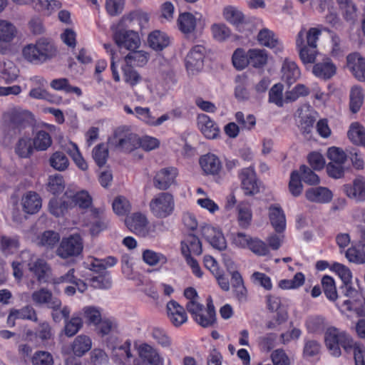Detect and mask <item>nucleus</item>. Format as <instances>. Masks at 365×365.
Returning a JSON list of instances; mask_svg holds the SVG:
<instances>
[{
  "mask_svg": "<svg viewBox=\"0 0 365 365\" xmlns=\"http://www.w3.org/2000/svg\"><path fill=\"white\" fill-rule=\"evenodd\" d=\"M325 343L334 356L341 355V346L346 352L353 350L356 365H365V346L355 343L346 331L334 327L328 328L325 333Z\"/></svg>",
  "mask_w": 365,
  "mask_h": 365,
  "instance_id": "1",
  "label": "nucleus"
},
{
  "mask_svg": "<svg viewBox=\"0 0 365 365\" xmlns=\"http://www.w3.org/2000/svg\"><path fill=\"white\" fill-rule=\"evenodd\" d=\"M322 29L319 28H310L308 31L302 28L297 35L296 46L303 63H312L318 53L317 41Z\"/></svg>",
  "mask_w": 365,
  "mask_h": 365,
  "instance_id": "2",
  "label": "nucleus"
},
{
  "mask_svg": "<svg viewBox=\"0 0 365 365\" xmlns=\"http://www.w3.org/2000/svg\"><path fill=\"white\" fill-rule=\"evenodd\" d=\"M24 58L30 63L41 64L56 56L57 49L48 38H39L34 44L26 46L22 51Z\"/></svg>",
  "mask_w": 365,
  "mask_h": 365,
  "instance_id": "3",
  "label": "nucleus"
},
{
  "mask_svg": "<svg viewBox=\"0 0 365 365\" xmlns=\"http://www.w3.org/2000/svg\"><path fill=\"white\" fill-rule=\"evenodd\" d=\"M152 214L157 218L170 216L175 208L173 195L170 192H160L154 196L149 203Z\"/></svg>",
  "mask_w": 365,
  "mask_h": 365,
  "instance_id": "4",
  "label": "nucleus"
},
{
  "mask_svg": "<svg viewBox=\"0 0 365 365\" xmlns=\"http://www.w3.org/2000/svg\"><path fill=\"white\" fill-rule=\"evenodd\" d=\"M109 143L125 153H130L139 148V137L133 133L125 131L119 128L110 138Z\"/></svg>",
  "mask_w": 365,
  "mask_h": 365,
  "instance_id": "5",
  "label": "nucleus"
},
{
  "mask_svg": "<svg viewBox=\"0 0 365 365\" xmlns=\"http://www.w3.org/2000/svg\"><path fill=\"white\" fill-rule=\"evenodd\" d=\"M83 247V242L80 235H73L61 240L56 250V255L62 259L76 257L81 253Z\"/></svg>",
  "mask_w": 365,
  "mask_h": 365,
  "instance_id": "6",
  "label": "nucleus"
},
{
  "mask_svg": "<svg viewBox=\"0 0 365 365\" xmlns=\"http://www.w3.org/2000/svg\"><path fill=\"white\" fill-rule=\"evenodd\" d=\"M206 48L202 45L194 46L185 58V66L187 71L192 74L200 72L204 66Z\"/></svg>",
  "mask_w": 365,
  "mask_h": 365,
  "instance_id": "7",
  "label": "nucleus"
},
{
  "mask_svg": "<svg viewBox=\"0 0 365 365\" xmlns=\"http://www.w3.org/2000/svg\"><path fill=\"white\" fill-rule=\"evenodd\" d=\"M31 117L30 112L19 108L12 109L4 115L9 128L14 130H17L19 133L29 125Z\"/></svg>",
  "mask_w": 365,
  "mask_h": 365,
  "instance_id": "8",
  "label": "nucleus"
},
{
  "mask_svg": "<svg viewBox=\"0 0 365 365\" xmlns=\"http://www.w3.org/2000/svg\"><path fill=\"white\" fill-rule=\"evenodd\" d=\"M127 227L135 235L146 237L150 235V227L145 215L141 212H135L128 216L125 220Z\"/></svg>",
  "mask_w": 365,
  "mask_h": 365,
  "instance_id": "9",
  "label": "nucleus"
},
{
  "mask_svg": "<svg viewBox=\"0 0 365 365\" xmlns=\"http://www.w3.org/2000/svg\"><path fill=\"white\" fill-rule=\"evenodd\" d=\"M114 40L119 48H124L130 51L137 49L140 44L138 34L131 30L117 31L114 34Z\"/></svg>",
  "mask_w": 365,
  "mask_h": 365,
  "instance_id": "10",
  "label": "nucleus"
},
{
  "mask_svg": "<svg viewBox=\"0 0 365 365\" xmlns=\"http://www.w3.org/2000/svg\"><path fill=\"white\" fill-rule=\"evenodd\" d=\"M178 175V171L176 168H162L156 173L153 178V185L158 190H166L173 184H175Z\"/></svg>",
  "mask_w": 365,
  "mask_h": 365,
  "instance_id": "11",
  "label": "nucleus"
},
{
  "mask_svg": "<svg viewBox=\"0 0 365 365\" xmlns=\"http://www.w3.org/2000/svg\"><path fill=\"white\" fill-rule=\"evenodd\" d=\"M257 40L259 45L272 49L276 54L281 53L284 49V46L277 36L273 31L267 28L259 30L257 36Z\"/></svg>",
  "mask_w": 365,
  "mask_h": 365,
  "instance_id": "12",
  "label": "nucleus"
},
{
  "mask_svg": "<svg viewBox=\"0 0 365 365\" xmlns=\"http://www.w3.org/2000/svg\"><path fill=\"white\" fill-rule=\"evenodd\" d=\"M88 217L86 222L90 226V232L92 235H97L108 227V221L104 217L103 211L97 208H91L85 212Z\"/></svg>",
  "mask_w": 365,
  "mask_h": 365,
  "instance_id": "13",
  "label": "nucleus"
},
{
  "mask_svg": "<svg viewBox=\"0 0 365 365\" xmlns=\"http://www.w3.org/2000/svg\"><path fill=\"white\" fill-rule=\"evenodd\" d=\"M140 361H135L134 365H160L163 358L156 349L148 344H143L138 348Z\"/></svg>",
  "mask_w": 365,
  "mask_h": 365,
  "instance_id": "14",
  "label": "nucleus"
},
{
  "mask_svg": "<svg viewBox=\"0 0 365 365\" xmlns=\"http://www.w3.org/2000/svg\"><path fill=\"white\" fill-rule=\"evenodd\" d=\"M201 234L202 237L215 249L224 250L227 247V242L222 232L209 225L201 227Z\"/></svg>",
  "mask_w": 365,
  "mask_h": 365,
  "instance_id": "15",
  "label": "nucleus"
},
{
  "mask_svg": "<svg viewBox=\"0 0 365 365\" xmlns=\"http://www.w3.org/2000/svg\"><path fill=\"white\" fill-rule=\"evenodd\" d=\"M343 190L348 197L357 202L365 201V178L362 176L356 178L351 184L343 186Z\"/></svg>",
  "mask_w": 365,
  "mask_h": 365,
  "instance_id": "16",
  "label": "nucleus"
},
{
  "mask_svg": "<svg viewBox=\"0 0 365 365\" xmlns=\"http://www.w3.org/2000/svg\"><path fill=\"white\" fill-rule=\"evenodd\" d=\"M341 289L344 296L349 298L344 302V305L346 306V309L349 311L354 310L357 314H362L363 309H360L359 306L363 298L361 293L353 288L350 282L344 284Z\"/></svg>",
  "mask_w": 365,
  "mask_h": 365,
  "instance_id": "17",
  "label": "nucleus"
},
{
  "mask_svg": "<svg viewBox=\"0 0 365 365\" xmlns=\"http://www.w3.org/2000/svg\"><path fill=\"white\" fill-rule=\"evenodd\" d=\"M111 358L119 365H128L130 364L133 354L130 351V342L126 341L110 346Z\"/></svg>",
  "mask_w": 365,
  "mask_h": 365,
  "instance_id": "18",
  "label": "nucleus"
},
{
  "mask_svg": "<svg viewBox=\"0 0 365 365\" xmlns=\"http://www.w3.org/2000/svg\"><path fill=\"white\" fill-rule=\"evenodd\" d=\"M239 178L245 195H253L259 192L255 173L252 168L242 169Z\"/></svg>",
  "mask_w": 365,
  "mask_h": 365,
  "instance_id": "19",
  "label": "nucleus"
},
{
  "mask_svg": "<svg viewBox=\"0 0 365 365\" xmlns=\"http://www.w3.org/2000/svg\"><path fill=\"white\" fill-rule=\"evenodd\" d=\"M347 66L353 75L359 80L365 78V58L357 52L350 53L346 57Z\"/></svg>",
  "mask_w": 365,
  "mask_h": 365,
  "instance_id": "20",
  "label": "nucleus"
},
{
  "mask_svg": "<svg viewBox=\"0 0 365 365\" xmlns=\"http://www.w3.org/2000/svg\"><path fill=\"white\" fill-rule=\"evenodd\" d=\"M167 312L170 321L175 327L182 325L187 319L184 307L175 300L167 304Z\"/></svg>",
  "mask_w": 365,
  "mask_h": 365,
  "instance_id": "21",
  "label": "nucleus"
},
{
  "mask_svg": "<svg viewBox=\"0 0 365 365\" xmlns=\"http://www.w3.org/2000/svg\"><path fill=\"white\" fill-rule=\"evenodd\" d=\"M197 125L207 138H216L220 133V129L217 123L206 114L198 115Z\"/></svg>",
  "mask_w": 365,
  "mask_h": 365,
  "instance_id": "22",
  "label": "nucleus"
},
{
  "mask_svg": "<svg viewBox=\"0 0 365 365\" xmlns=\"http://www.w3.org/2000/svg\"><path fill=\"white\" fill-rule=\"evenodd\" d=\"M269 218L272 226L278 233H282L286 228V217L282 208L277 204L269 207Z\"/></svg>",
  "mask_w": 365,
  "mask_h": 365,
  "instance_id": "23",
  "label": "nucleus"
},
{
  "mask_svg": "<svg viewBox=\"0 0 365 365\" xmlns=\"http://www.w3.org/2000/svg\"><path fill=\"white\" fill-rule=\"evenodd\" d=\"M23 210L30 215L35 214L41 207L42 200L36 192L29 191L24 194L21 200Z\"/></svg>",
  "mask_w": 365,
  "mask_h": 365,
  "instance_id": "24",
  "label": "nucleus"
},
{
  "mask_svg": "<svg viewBox=\"0 0 365 365\" xmlns=\"http://www.w3.org/2000/svg\"><path fill=\"white\" fill-rule=\"evenodd\" d=\"M200 165L203 172L207 175H217L222 169L220 160L217 155L212 153L201 156Z\"/></svg>",
  "mask_w": 365,
  "mask_h": 365,
  "instance_id": "25",
  "label": "nucleus"
},
{
  "mask_svg": "<svg viewBox=\"0 0 365 365\" xmlns=\"http://www.w3.org/2000/svg\"><path fill=\"white\" fill-rule=\"evenodd\" d=\"M181 251L185 258L192 257V254L200 255L202 252V243L197 236L190 234L181 242Z\"/></svg>",
  "mask_w": 365,
  "mask_h": 365,
  "instance_id": "26",
  "label": "nucleus"
},
{
  "mask_svg": "<svg viewBox=\"0 0 365 365\" xmlns=\"http://www.w3.org/2000/svg\"><path fill=\"white\" fill-rule=\"evenodd\" d=\"M31 298L36 304H46L49 308L59 307L61 305V301L57 298H53L52 293L45 288H41L33 292Z\"/></svg>",
  "mask_w": 365,
  "mask_h": 365,
  "instance_id": "27",
  "label": "nucleus"
},
{
  "mask_svg": "<svg viewBox=\"0 0 365 365\" xmlns=\"http://www.w3.org/2000/svg\"><path fill=\"white\" fill-rule=\"evenodd\" d=\"M282 80L289 86L295 83L300 77L301 72L297 63L287 58L284 60L282 67Z\"/></svg>",
  "mask_w": 365,
  "mask_h": 365,
  "instance_id": "28",
  "label": "nucleus"
},
{
  "mask_svg": "<svg viewBox=\"0 0 365 365\" xmlns=\"http://www.w3.org/2000/svg\"><path fill=\"white\" fill-rule=\"evenodd\" d=\"M306 198L311 202L327 203L332 199V192L327 187H311L305 192Z\"/></svg>",
  "mask_w": 365,
  "mask_h": 365,
  "instance_id": "29",
  "label": "nucleus"
},
{
  "mask_svg": "<svg viewBox=\"0 0 365 365\" xmlns=\"http://www.w3.org/2000/svg\"><path fill=\"white\" fill-rule=\"evenodd\" d=\"M232 287L235 297L240 303L247 301V290L239 272H232Z\"/></svg>",
  "mask_w": 365,
  "mask_h": 365,
  "instance_id": "30",
  "label": "nucleus"
},
{
  "mask_svg": "<svg viewBox=\"0 0 365 365\" xmlns=\"http://www.w3.org/2000/svg\"><path fill=\"white\" fill-rule=\"evenodd\" d=\"M134 110L138 118L144 121L146 124L151 126H159L162 125L165 121L170 119V116L168 114H164L161 115L160 118L155 119V118L151 115V113L148 108L136 106Z\"/></svg>",
  "mask_w": 365,
  "mask_h": 365,
  "instance_id": "31",
  "label": "nucleus"
},
{
  "mask_svg": "<svg viewBox=\"0 0 365 365\" xmlns=\"http://www.w3.org/2000/svg\"><path fill=\"white\" fill-rule=\"evenodd\" d=\"M336 68L332 61L326 58L316 63L313 67V73L321 78L329 79L336 73Z\"/></svg>",
  "mask_w": 365,
  "mask_h": 365,
  "instance_id": "32",
  "label": "nucleus"
},
{
  "mask_svg": "<svg viewBox=\"0 0 365 365\" xmlns=\"http://www.w3.org/2000/svg\"><path fill=\"white\" fill-rule=\"evenodd\" d=\"M64 195L66 198L71 200V202L75 205H78L82 209H88L92 204V197L88 192L85 190L76 192L71 190H66Z\"/></svg>",
  "mask_w": 365,
  "mask_h": 365,
  "instance_id": "33",
  "label": "nucleus"
},
{
  "mask_svg": "<svg viewBox=\"0 0 365 365\" xmlns=\"http://www.w3.org/2000/svg\"><path fill=\"white\" fill-rule=\"evenodd\" d=\"M148 43L153 50L162 51L170 44V38L165 33L155 30L148 35Z\"/></svg>",
  "mask_w": 365,
  "mask_h": 365,
  "instance_id": "34",
  "label": "nucleus"
},
{
  "mask_svg": "<svg viewBox=\"0 0 365 365\" xmlns=\"http://www.w3.org/2000/svg\"><path fill=\"white\" fill-rule=\"evenodd\" d=\"M34 150L32 140L26 135L19 138L14 146L15 153L21 158H30Z\"/></svg>",
  "mask_w": 365,
  "mask_h": 365,
  "instance_id": "35",
  "label": "nucleus"
},
{
  "mask_svg": "<svg viewBox=\"0 0 365 365\" xmlns=\"http://www.w3.org/2000/svg\"><path fill=\"white\" fill-rule=\"evenodd\" d=\"M222 14L227 21L235 26L239 29H240V27L245 22L244 14L235 6H227L225 7Z\"/></svg>",
  "mask_w": 365,
  "mask_h": 365,
  "instance_id": "36",
  "label": "nucleus"
},
{
  "mask_svg": "<svg viewBox=\"0 0 365 365\" xmlns=\"http://www.w3.org/2000/svg\"><path fill=\"white\" fill-rule=\"evenodd\" d=\"M71 347L75 356L81 357L91 349L92 341L89 336L81 334L75 338Z\"/></svg>",
  "mask_w": 365,
  "mask_h": 365,
  "instance_id": "37",
  "label": "nucleus"
},
{
  "mask_svg": "<svg viewBox=\"0 0 365 365\" xmlns=\"http://www.w3.org/2000/svg\"><path fill=\"white\" fill-rule=\"evenodd\" d=\"M28 266L29 271L34 273L39 282L45 280L47 273L50 271L48 263L41 258L31 259Z\"/></svg>",
  "mask_w": 365,
  "mask_h": 365,
  "instance_id": "38",
  "label": "nucleus"
},
{
  "mask_svg": "<svg viewBox=\"0 0 365 365\" xmlns=\"http://www.w3.org/2000/svg\"><path fill=\"white\" fill-rule=\"evenodd\" d=\"M347 135L353 144L358 146H365V128L359 123H352Z\"/></svg>",
  "mask_w": 365,
  "mask_h": 365,
  "instance_id": "39",
  "label": "nucleus"
},
{
  "mask_svg": "<svg viewBox=\"0 0 365 365\" xmlns=\"http://www.w3.org/2000/svg\"><path fill=\"white\" fill-rule=\"evenodd\" d=\"M177 24L179 30L185 34L192 33L196 28V18L190 13L180 14L178 18Z\"/></svg>",
  "mask_w": 365,
  "mask_h": 365,
  "instance_id": "40",
  "label": "nucleus"
},
{
  "mask_svg": "<svg viewBox=\"0 0 365 365\" xmlns=\"http://www.w3.org/2000/svg\"><path fill=\"white\" fill-rule=\"evenodd\" d=\"M248 58L250 66L260 68L267 64L268 56L264 49L250 48L248 50Z\"/></svg>",
  "mask_w": 365,
  "mask_h": 365,
  "instance_id": "41",
  "label": "nucleus"
},
{
  "mask_svg": "<svg viewBox=\"0 0 365 365\" xmlns=\"http://www.w3.org/2000/svg\"><path fill=\"white\" fill-rule=\"evenodd\" d=\"M31 3L35 10L47 16L61 7V3L57 0H31Z\"/></svg>",
  "mask_w": 365,
  "mask_h": 365,
  "instance_id": "42",
  "label": "nucleus"
},
{
  "mask_svg": "<svg viewBox=\"0 0 365 365\" xmlns=\"http://www.w3.org/2000/svg\"><path fill=\"white\" fill-rule=\"evenodd\" d=\"M118 259L109 256L104 259L92 258L88 263V268L96 272H102L106 271V268L113 267L116 264Z\"/></svg>",
  "mask_w": 365,
  "mask_h": 365,
  "instance_id": "43",
  "label": "nucleus"
},
{
  "mask_svg": "<svg viewBox=\"0 0 365 365\" xmlns=\"http://www.w3.org/2000/svg\"><path fill=\"white\" fill-rule=\"evenodd\" d=\"M364 103V93L360 86H354L351 88L349 93V108L351 113L359 111Z\"/></svg>",
  "mask_w": 365,
  "mask_h": 365,
  "instance_id": "44",
  "label": "nucleus"
},
{
  "mask_svg": "<svg viewBox=\"0 0 365 365\" xmlns=\"http://www.w3.org/2000/svg\"><path fill=\"white\" fill-rule=\"evenodd\" d=\"M51 87L56 91H63L66 93H75L78 96L82 95L79 87L73 86L66 78H56L50 83Z\"/></svg>",
  "mask_w": 365,
  "mask_h": 365,
  "instance_id": "45",
  "label": "nucleus"
},
{
  "mask_svg": "<svg viewBox=\"0 0 365 365\" xmlns=\"http://www.w3.org/2000/svg\"><path fill=\"white\" fill-rule=\"evenodd\" d=\"M19 240L17 236H0V250L4 255H11L17 251Z\"/></svg>",
  "mask_w": 365,
  "mask_h": 365,
  "instance_id": "46",
  "label": "nucleus"
},
{
  "mask_svg": "<svg viewBox=\"0 0 365 365\" xmlns=\"http://www.w3.org/2000/svg\"><path fill=\"white\" fill-rule=\"evenodd\" d=\"M15 319H29L33 322L38 320L35 309L31 306H26L21 309L11 311L8 317V322Z\"/></svg>",
  "mask_w": 365,
  "mask_h": 365,
  "instance_id": "47",
  "label": "nucleus"
},
{
  "mask_svg": "<svg viewBox=\"0 0 365 365\" xmlns=\"http://www.w3.org/2000/svg\"><path fill=\"white\" fill-rule=\"evenodd\" d=\"M16 29L10 21L0 19V42L9 43L16 36Z\"/></svg>",
  "mask_w": 365,
  "mask_h": 365,
  "instance_id": "48",
  "label": "nucleus"
},
{
  "mask_svg": "<svg viewBox=\"0 0 365 365\" xmlns=\"http://www.w3.org/2000/svg\"><path fill=\"white\" fill-rule=\"evenodd\" d=\"M59 241V234L52 230L43 232L38 237V245L46 249H53Z\"/></svg>",
  "mask_w": 365,
  "mask_h": 365,
  "instance_id": "49",
  "label": "nucleus"
},
{
  "mask_svg": "<svg viewBox=\"0 0 365 365\" xmlns=\"http://www.w3.org/2000/svg\"><path fill=\"white\" fill-rule=\"evenodd\" d=\"M149 59L148 53L144 51L132 50L125 57L126 63L134 65L136 66H143L145 65Z\"/></svg>",
  "mask_w": 365,
  "mask_h": 365,
  "instance_id": "50",
  "label": "nucleus"
},
{
  "mask_svg": "<svg viewBox=\"0 0 365 365\" xmlns=\"http://www.w3.org/2000/svg\"><path fill=\"white\" fill-rule=\"evenodd\" d=\"M32 143L34 149L44 151L51 145L52 139L48 133L44 130H39L36 133Z\"/></svg>",
  "mask_w": 365,
  "mask_h": 365,
  "instance_id": "51",
  "label": "nucleus"
},
{
  "mask_svg": "<svg viewBox=\"0 0 365 365\" xmlns=\"http://www.w3.org/2000/svg\"><path fill=\"white\" fill-rule=\"evenodd\" d=\"M50 165L56 170L63 171L69 165V161L66 155L61 151H56L49 158Z\"/></svg>",
  "mask_w": 365,
  "mask_h": 365,
  "instance_id": "52",
  "label": "nucleus"
},
{
  "mask_svg": "<svg viewBox=\"0 0 365 365\" xmlns=\"http://www.w3.org/2000/svg\"><path fill=\"white\" fill-rule=\"evenodd\" d=\"M321 283L327 298L330 301H335L338 294L334 279L330 276L325 275L322 277Z\"/></svg>",
  "mask_w": 365,
  "mask_h": 365,
  "instance_id": "53",
  "label": "nucleus"
},
{
  "mask_svg": "<svg viewBox=\"0 0 365 365\" xmlns=\"http://www.w3.org/2000/svg\"><path fill=\"white\" fill-rule=\"evenodd\" d=\"M124 81L130 86L137 85L141 81V76L133 66L126 63L122 67Z\"/></svg>",
  "mask_w": 365,
  "mask_h": 365,
  "instance_id": "54",
  "label": "nucleus"
},
{
  "mask_svg": "<svg viewBox=\"0 0 365 365\" xmlns=\"http://www.w3.org/2000/svg\"><path fill=\"white\" fill-rule=\"evenodd\" d=\"M143 259L150 266H155L158 264L163 265L168 262L167 257L164 255L150 250H146L143 252Z\"/></svg>",
  "mask_w": 365,
  "mask_h": 365,
  "instance_id": "55",
  "label": "nucleus"
},
{
  "mask_svg": "<svg viewBox=\"0 0 365 365\" xmlns=\"http://www.w3.org/2000/svg\"><path fill=\"white\" fill-rule=\"evenodd\" d=\"M69 205L65 200L53 197L48 203V209L51 214L56 217L63 216L68 210Z\"/></svg>",
  "mask_w": 365,
  "mask_h": 365,
  "instance_id": "56",
  "label": "nucleus"
},
{
  "mask_svg": "<svg viewBox=\"0 0 365 365\" xmlns=\"http://www.w3.org/2000/svg\"><path fill=\"white\" fill-rule=\"evenodd\" d=\"M67 153L71 156L79 169L82 170H86L88 169V165L81 155L76 143H70L69 147H68L67 149Z\"/></svg>",
  "mask_w": 365,
  "mask_h": 365,
  "instance_id": "57",
  "label": "nucleus"
},
{
  "mask_svg": "<svg viewBox=\"0 0 365 365\" xmlns=\"http://www.w3.org/2000/svg\"><path fill=\"white\" fill-rule=\"evenodd\" d=\"M232 64L237 70L245 68L249 64L248 51L245 52L243 48H237L232 57Z\"/></svg>",
  "mask_w": 365,
  "mask_h": 365,
  "instance_id": "58",
  "label": "nucleus"
},
{
  "mask_svg": "<svg viewBox=\"0 0 365 365\" xmlns=\"http://www.w3.org/2000/svg\"><path fill=\"white\" fill-rule=\"evenodd\" d=\"M83 320L82 319L76 315L73 314L71 319H66L64 331L67 336H74L82 327Z\"/></svg>",
  "mask_w": 365,
  "mask_h": 365,
  "instance_id": "59",
  "label": "nucleus"
},
{
  "mask_svg": "<svg viewBox=\"0 0 365 365\" xmlns=\"http://www.w3.org/2000/svg\"><path fill=\"white\" fill-rule=\"evenodd\" d=\"M100 274L91 278V286L96 289H107L111 287L112 280L107 271L99 272Z\"/></svg>",
  "mask_w": 365,
  "mask_h": 365,
  "instance_id": "60",
  "label": "nucleus"
},
{
  "mask_svg": "<svg viewBox=\"0 0 365 365\" xmlns=\"http://www.w3.org/2000/svg\"><path fill=\"white\" fill-rule=\"evenodd\" d=\"M309 93V89L304 84H297L292 90L285 93L284 101L286 103L294 102L299 97L307 96Z\"/></svg>",
  "mask_w": 365,
  "mask_h": 365,
  "instance_id": "61",
  "label": "nucleus"
},
{
  "mask_svg": "<svg viewBox=\"0 0 365 365\" xmlns=\"http://www.w3.org/2000/svg\"><path fill=\"white\" fill-rule=\"evenodd\" d=\"M303 190L300 173L297 170L292 172L289 182V190L294 197L301 195Z\"/></svg>",
  "mask_w": 365,
  "mask_h": 365,
  "instance_id": "62",
  "label": "nucleus"
},
{
  "mask_svg": "<svg viewBox=\"0 0 365 365\" xmlns=\"http://www.w3.org/2000/svg\"><path fill=\"white\" fill-rule=\"evenodd\" d=\"M284 86L282 83L274 84L269 91V102L274 103L279 107H282Z\"/></svg>",
  "mask_w": 365,
  "mask_h": 365,
  "instance_id": "63",
  "label": "nucleus"
},
{
  "mask_svg": "<svg viewBox=\"0 0 365 365\" xmlns=\"http://www.w3.org/2000/svg\"><path fill=\"white\" fill-rule=\"evenodd\" d=\"M31 361L32 365H53V356L46 351H36Z\"/></svg>",
  "mask_w": 365,
  "mask_h": 365,
  "instance_id": "64",
  "label": "nucleus"
}]
</instances>
